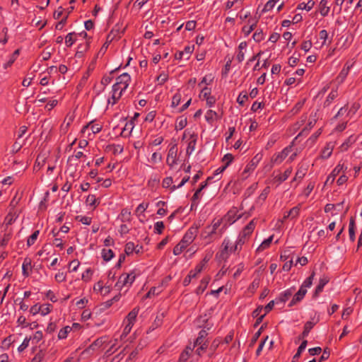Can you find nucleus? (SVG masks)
<instances>
[{
    "label": "nucleus",
    "instance_id": "nucleus-40",
    "mask_svg": "<svg viewBox=\"0 0 362 362\" xmlns=\"http://www.w3.org/2000/svg\"><path fill=\"white\" fill-rule=\"evenodd\" d=\"M333 146L331 144H327L322 151L321 156L324 159H327L332 155Z\"/></svg>",
    "mask_w": 362,
    "mask_h": 362
},
{
    "label": "nucleus",
    "instance_id": "nucleus-31",
    "mask_svg": "<svg viewBox=\"0 0 362 362\" xmlns=\"http://www.w3.org/2000/svg\"><path fill=\"white\" fill-rule=\"evenodd\" d=\"M246 243L247 242L245 240L238 236L235 245L230 247V250L232 252H237V253H239L242 250L243 245Z\"/></svg>",
    "mask_w": 362,
    "mask_h": 362
},
{
    "label": "nucleus",
    "instance_id": "nucleus-22",
    "mask_svg": "<svg viewBox=\"0 0 362 362\" xmlns=\"http://www.w3.org/2000/svg\"><path fill=\"white\" fill-rule=\"evenodd\" d=\"M255 168V167L248 163L245 167L243 171L240 174V180L242 181L245 180L250 175V174L253 173Z\"/></svg>",
    "mask_w": 362,
    "mask_h": 362
},
{
    "label": "nucleus",
    "instance_id": "nucleus-6",
    "mask_svg": "<svg viewBox=\"0 0 362 362\" xmlns=\"http://www.w3.org/2000/svg\"><path fill=\"white\" fill-rule=\"evenodd\" d=\"M208 345L207 344H203V343L197 346V349L195 352H193V349L194 347H191L190 346H188L186 347V349L183 351H187L189 354V362H195L197 361L199 358V357L202 355V354L206 351L207 349Z\"/></svg>",
    "mask_w": 362,
    "mask_h": 362
},
{
    "label": "nucleus",
    "instance_id": "nucleus-7",
    "mask_svg": "<svg viewBox=\"0 0 362 362\" xmlns=\"http://www.w3.org/2000/svg\"><path fill=\"white\" fill-rule=\"evenodd\" d=\"M256 220H251L239 233L238 236L248 242L256 227Z\"/></svg>",
    "mask_w": 362,
    "mask_h": 362
},
{
    "label": "nucleus",
    "instance_id": "nucleus-26",
    "mask_svg": "<svg viewBox=\"0 0 362 362\" xmlns=\"http://www.w3.org/2000/svg\"><path fill=\"white\" fill-rule=\"evenodd\" d=\"M207 332L206 330L202 329L199 332V336L196 339L195 341L194 342L193 347H196L197 346L201 345L202 343L203 344H207L206 337L207 336Z\"/></svg>",
    "mask_w": 362,
    "mask_h": 362
},
{
    "label": "nucleus",
    "instance_id": "nucleus-37",
    "mask_svg": "<svg viewBox=\"0 0 362 362\" xmlns=\"http://www.w3.org/2000/svg\"><path fill=\"white\" fill-rule=\"evenodd\" d=\"M319 37L322 42V46L329 45L332 42V39L329 40V34L326 30H322L319 33Z\"/></svg>",
    "mask_w": 362,
    "mask_h": 362
},
{
    "label": "nucleus",
    "instance_id": "nucleus-2",
    "mask_svg": "<svg viewBox=\"0 0 362 362\" xmlns=\"http://www.w3.org/2000/svg\"><path fill=\"white\" fill-rule=\"evenodd\" d=\"M139 274L140 272L136 269H133L129 273H123L119 277V279L115 284V287L119 291L126 286L129 288L136 280V278L139 276Z\"/></svg>",
    "mask_w": 362,
    "mask_h": 362
},
{
    "label": "nucleus",
    "instance_id": "nucleus-27",
    "mask_svg": "<svg viewBox=\"0 0 362 362\" xmlns=\"http://www.w3.org/2000/svg\"><path fill=\"white\" fill-rule=\"evenodd\" d=\"M257 21L255 19H249L248 24L243 28V33L245 36H248L256 26Z\"/></svg>",
    "mask_w": 362,
    "mask_h": 362
},
{
    "label": "nucleus",
    "instance_id": "nucleus-41",
    "mask_svg": "<svg viewBox=\"0 0 362 362\" xmlns=\"http://www.w3.org/2000/svg\"><path fill=\"white\" fill-rule=\"evenodd\" d=\"M230 257V255L228 254V252L223 250L222 249L216 253V259L219 262H226Z\"/></svg>",
    "mask_w": 362,
    "mask_h": 362
},
{
    "label": "nucleus",
    "instance_id": "nucleus-60",
    "mask_svg": "<svg viewBox=\"0 0 362 362\" xmlns=\"http://www.w3.org/2000/svg\"><path fill=\"white\" fill-rule=\"evenodd\" d=\"M248 95L246 92H241L237 98V103L240 105H244L245 102L247 100Z\"/></svg>",
    "mask_w": 362,
    "mask_h": 362
},
{
    "label": "nucleus",
    "instance_id": "nucleus-24",
    "mask_svg": "<svg viewBox=\"0 0 362 362\" xmlns=\"http://www.w3.org/2000/svg\"><path fill=\"white\" fill-rule=\"evenodd\" d=\"M163 317H164V313H163L158 315L156 317V318H155L153 322L152 323V325L148 328V330L147 331V333H149L150 332H152L154 329H156V328H158L160 326H161V325L163 324Z\"/></svg>",
    "mask_w": 362,
    "mask_h": 362
},
{
    "label": "nucleus",
    "instance_id": "nucleus-52",
    "mask_svg": "<svg viewBox=\"0 0 362 362\" xmlns=\"http://www.w3.org/2000/svg\"><path fill=\"white\" fill-rule=\"evenodd\" d=\"M32 362H47L45 353L42 350L38 351L33 358Z\"/></svg>",
    "mask_w": 362,
    "mask_h": 362
},
{
    "label": "nucleus",
    "instance_id": "nucleus-55",
    "mask_svg": "<svg viewBox=\"0 0 362 362\" xmlns=\"http://www.w3.org/2000/svg\"><path fill=\"white\" fill-rule=\"evenodd\" d=\"M349 114V112H348V107L347 105H344L343 107H341L339 110L338 112H337V114L334 116V117L332 118V119H337L338 117H343L344 115H348Z\"/></svg>",
    "mask_w": 362,
    "mask_h": 362
},
{
    "label": "nucleus",
    "instance_id": "nucleus-25",
    "mask_svg": "<svg viewBox=\"0 0 362 362\" xmlns=\"http://www.w3.org/2000/svg\"><path fill=\"white\" fill-rule=\"evenodd\" d=\"M337 97H338L337 88L332 89L330 91V93L328 94L325 100L324 101V103H323L324 107L329 106Z\"/></svg>",
    "mask_w": 362,
    "mask_h": 362
},
{
    "label": "nucleus",
    "instance_id": "nucleus-36",
    "mask_svg": "<svg viewBox=\"0 0 362 362\" xmlns=\"http://www.w3.org/2000/svg\"><path fill=\"white\" fill-rule=\"evenodd\" d=\"M300 209L301 204H299L287 211V216H290L291 219L296 218L299 216Z\"/></svg>",
    "mask_w": 362,
    "mask_h": 362
},
{
    "label": "nucleus",
    "instance_id": "nucleus-20",
    "mask_svg": "<svg viewBox=\"0 0 362 362\" xmlns=\"http://www.w3.org/2000/svg\"><path fill=\"white\" fill-rule=\"evenodd\" d=\"M329 279L327 276H322L320 279L318 285L316 286L313 297L317 298L320 293L323 291L325 286L329 282Z\"/></svg>",
    "mask_w": 362,
    "mask_h": 362
},
{
    "label": "nucleus",
    "instance_id": "nucleus-8",
    "mask_svg": "<svg viewBox=\"0 0 362 362\" xmlns=\"http://www.w3.org/2000/svg\"><path fill=\"white\" fill-rule=\"evenodd\" d=\"M130 81V75L127 73H123L116 78V83L115 84L118 86L117 88H118L119 91L121 90V93L123 94L128 88Z\"/></svg>",
    "mask_w": 362,
    "mask_h": 362
},
{
    "label": "nucleus",
    "instance_id": "nucleus-61",
    "mask_svg": "<svg viewBox=\"0 0 362 362\" xmlns=\"http://www.w3.org/2000/svg\"><path fill=\"white\" fill-rule=\"evenodd\" d=\"M252 38L255 42H259L264 40V35L262 30H256L252 35Z\"/></svg>",
    "mask_w": 362,
    "mask_h": 362
},
{
    "label": "nucleus",
    "instance_id": "nucleus-9",
    "mask_svg": "<svg viewBox=\"0 0 362 362\" xmlns=\"http://www.w3.org/2000/svg\"><path fill=\"white\" fill-rule=\"evenodd\" d=\"M293 146V141L290 145L285 147L281 152L274 154L272 158V162H273L274 164L281 163L292 151Z\"/></svg>",
    "mask_w": 362,
    "mask_h": 362
},
{
    "label": "nucleus",
    "instance_id": "nucleus-54",
    "mask_svg": "<svg viewBox=\"0 0 362 362\" xmlns=\"http://www.w3.org/2000/svg\"><path fill=\"white\" fill-rule=\"evenodd\" d=\"M40 231L38 230L33 232L32 235H30L27 240V245L28 246H31L35 244L36 240L37 239V237L39 235Z\"/></svg>",
    "mask_w": 362,
    "mask_h": 362
},
{
    "label": "nucleus",
    "instance_id": "nucleus-43",
    "mask_svg": "<svg viewBox=\"0 0 362 362\" xmlns=\"http://www.w3.org/2000/svg\"><path fill=\"white\" fill-rule=\"evenodd\" d=\"M314 276L315 272H313L310 276L305 279L300 288L307 291V289L311 286Z\"/></svg>",
    "mask_w": 362,
    "mask_h": 362
},
{
    "label": "nucleus",
    "instance_id": "nucleus-56",
    "mask_svg": "<svg viewBox=\"0 0 362 362\" xmlns=\"http://www.w3.org/2000/svg\"><path fill=\"white\" fill-rule=\"evenodd\" d=\"M148 203L144 202H142L140 204H139V206L136 209V214H137V216H140L141 214L144 215L145 211L148 207Z\"/></svg>",
    "mask_w": 362,
    "mask_h": 362
},
{
    "label": "nucleus",
    "instance_id": "nucleus-49",
    "mask_svg": "<svg viewBox=\"0 0 362 362\" xmlns=\"http://www.w3.org/2000/svg\"><path fill=\"white\" fill-rule=\"evenodd\" d=\"M292 173V168H289L286 169L283 174H281L276 177L277 180L279 182H283L286 180Z\"/></svg>",
    "mask_w": 362,
    "mask_h": 362
},
{
    "label": "nucleus",
    "instance_id": "nucleus-50",
    "mask_svg": "<svg viewBox=\"0 0 362 362\" xmlns=\"http://www.w3.org/2000/svg\"><path fill=\"white\" fill-rule=\"evenodd\" d=\"M136 247H138V245H135L133 242H128L125 245L124 252L127 255H129L136 250Z\"/></svg>",
    "mask_w": 362,
    "mask_h": 362
},
{
    "label": "nucleus",
    "instance_id": "nucleus-35",
    "mask_svg": "<svg viewBox=\"0 0 362 362\" xmlns=\"http://www.w3.org/2000/svg\"><path fill=\"white\" fill-rule=\"evenodd\" d=\"M351 66L349 65H345L344 68L341 69L340 73L339 74L337 79L339 83H343L346 79L347 75L349 74Z\"/></svg>",
    "mask_w": 362,
    "mask_h": 362
},
{
    "label": "nucleus",
    "instance_id": "nucleus-21",
    "mask_svg": "<svg viewBox=\"0 0 362 362\" xmlns=\"http://www.w3.org/2000/svg\"><path fill=\"white\" fill-rule=\"evenodd\" d=\"M243 0H227L225 4V10L229 11L235 7V9H238L242 7Z\"/></svg>",
    "mask_w": 362,
    "mask_h": 362
},
{
    "label": "nucleus",
    "instance_id": "nucleus-14",
    "mask_svg": "<svg viewBox=\"0 0 362 362\" xmlns=\"http://www.w3.org/2000/svg\"><path fill=\"white\" fill-rule=\"evenodd\" d=\"M33 270L32 260L29 257H25L22 264V274L26 278L30 275Z\"/></svg>",
    "mask_w": 362,
    "mask_h": 362
},
{
    "label": "nucleus",
    "instance_id": "nucleus-4",
    "mask_svg": "<svg viewBox=\"0 0 362 362\" xmlns=\"http://www.w3.org/2000/svg\"><path fill=\"white\" fill-rule=\"evenodd\" d=\"M223 222L222 218H214L211 225L205 227L202 232V237L204 239H208L210 241L213 240L214 235H218V238H220L221 235H219V230L221 229V226Z\"/></svg>",
    "mask_w": 362,
    "mask_h": 362
},
{
    "label": "nucleus",
    "instance_id": "nucleus-10",
    "mask_svg": "<svg viewBox=\"0 0 362 362\" xmlns=\"http://www.w3.org/2000/svg\"><path fill=\"white\" fill-rule=\"evenodd\" d=\"M177 144H173L168 150L166 163L170 168H173L177 164Z\"/></svg>",
    "mask_w": 362,
    "mask_h": 362
},
{
    "label": "nucleus",
    "instance_id": "nucleus-63",
    "mask_svg": "<svg viewBox=\"0 0 362 362\" xmlns=\"http://www.w3.org/2000/svg\"><path fill=\"white\" fill-rule=\"evenodd\" d=\"M54 279L59 283L64 282L66 279V274L64 272L59 271L55 274Z\"/></svg>",
    "mask_w": 362,
    "mask_h": 362
},
{
    "label": "nucleus",
    "instance_id": "nucleus-53",
    "mask_svg": "<svg viewBox=\"0 0 362 362\" xmlns=\"http://www.w3.org/2000/svg\"><path fill=\"white\" fill-rule=\"evenodd\" d=\"M52 308V305L49 303L40 305V314L42 316L48 315Z\"/></svg>",
    "mask_w": 362,
    "mask_h": 362
},
{
    "label": "nucleus",
    "instance_id": "nucleus-12",
    "mask_svg": "<svg viewBox=\"0 0 362 362\" xmlns=\"http://www.w3.org/2000/svg\"><path fill=\"white\" fill-rule=\"evenodd\" d=\"M344 172V164L339 163L327 176V180L325 182V185H332L336 178V177L341 173Z\"/></svg>",
    "mask_w": 362,
    "mask_h": 362
},
{
    "label": "nucleus",
    "instance_id": "nucleus-28",
    "mask_svg": "<svg viewBox=\"0 0 362 362\" xmlns=\"http://www.w3.org/2000/svg\"><path fill=\"white\" fill-rule=\"evenodd\" d=\"M210 279H211L209 276H205L201 280L199 286L197 288L195 291L197 295H201L202 293H203V292L206 288L210 281Z\"/></svg>",
    "mask_w": 362,
    "mask_h": 362
},
{
    "label": "nucleus",
    "instance_id": "nucleus-46",
    "mask_svg": "<svg viewBox=\"0 0 362 362\" xmlns=\"http://www.w3.org/2000/svg\"><path fill=\"white\" fill-rule=\"evenodd\" d=\"M230 242L228 238H225L221 244V249L224 251L228 252V254L230 255L232 253H236L237 252H232L230 250Z\"/></svg>",
    "mask_w": 362,
    "mask_h": 362
},
{
    "label": "nucleus",
    "instance_id": "nucleus-58",
    "mask_svg": "<svg viewBox=\"0 0 362 362\" xmlns=\"http://www.w3.org/2000/svg\"><path fill=\"white\" fill-rule=\"evenodd\" d=\"M259 284H260L259 279L255 278L252 281V282L250 284V285L249 286L248 290L250 292L254 293L258 288V287L259 286Z\"/></svg>",
    "mask_w": 362,
    "mask_h": 362
},
{
    "label": "nucleus",
    "instance_id": "nucleus-30",
    "mask_svg": "<svg viewBox=\"0 0 362 362\" xmlns=\"http://www.w3.org/2000/svg\"><path fill=\"white\" fill-rule=\"evenodd\" d=\"M205 119L209 124H212L215 121H217L219 117L215 111L209 110L205 114Z\"/></svg>",
    "mask_w": 362,
    "mask_h": 362
},
{
    "label": "nucleus",
    "instance_id": "nucleus-51",
    "mask_svg": "<svg viewBox=\"0 0 362 362\" xmlns=\"http://www.w3.org/2000/svg\"><path fill=\"white\" fill-rule=\"evenodd\" d=\"M119 216L122 222L130 221L131 220V212L127 209H123Z\"/></svg>",
    "mask_w": 362,
    "mask_h": 362
},
{
    "label": "nucleus",
    "instance_id": "nucleus-16",
    "mask_svg": "<svg viewBox=\"0 0 362 362\" xmlns=\"http://www.w3.org/2000/svg\"><path fill=\"white\" fill-rule=\"evenodd\" d=\"M212 179H213V177H209L206 182H202L200 184L199 187L196 190L194 195L192 196V203L191 204V209H192L194 206H197L196 201L197 199H199L200 192L206 187L208 181H209Z\"/></svg>",
    "mask_w": 362,
    "mask_h": 362
},
{
    "label": "nucleus",
    "instance_id": "nucleus-38",
    "mask_svg": "<svg viewBox=\"0 0 362 362\" xmlns=\"http://www.w3.org/2000/svg\"><path fill=\"white\" fill-rule=\"evenodd\" d=\"M274 238V235H270L268 238L265 239L260 245L257 248V252H262L265 249L268 248Z\"/></svg>",
    "mask_w": 362,
    "mask_h": 362
},
{
    "label": "nucleus",
    "instance_id": "nucleus-19",
    "mask_svg": "<svg viewBox=\"0 0 362 362\" xmlns=\"http://www.w3.org/2000/svg\"><path fill=\"white\" fill-rule=\"evenodd\" d=\"M90 129L93 134H97L98 132H100L103 128V125L101 124H94L93 123V121H91L90 122H88L86 125L83 126L82 129H81V133H85L86 131L88 129Z\"/></svg>",
    "mask_w": 362,
    "mask_h": 362
},
{
    "label": "nucleus",
    "instance_id": "nucleus-39",
    "mask_svg": "<svg viewBox=\"0 0 362 362\" xmlns=\"http://www.w3.org/2000/svg\"><path fill=\"white\" fill-rule=\"evenodd\" d=\"M307 344H308L307 340H303L301 342L300 345L298 348L297 352L293 356V360L292 361L296 362V361H297L299 358V357L300 356L301 353L305 349V348L307 346Z\"/></svg>",
    "mask_w": 362,
    "mask_h": 362
},
{
    "label": "nucleus",
    "instance_id": "nucleus-5",
    "mask_svg": "<svg viewBox=\"0 0 362 362\" xmlns=\"http://www.w3.org/2000/svg\"><path fill=\"white\" fill-rule=\"evenodd\" d=\"M210 259V255H206L203 258V259L197 264L194 269L189 271L187 276L183 280V285L185 286H188L190 284L192 279L196 278L198 276V274H200L204 270Z\"/></svg>",
    "mask_w": 362,
    "mask_h": 362
},
{
    "label": "nucleus",
    "instance_id": "nucleus-59",
    "mask_svg": "<svg viewBox=\"0 0 362 362\" xmlns=\"http://www.w3.org/2000/svg\"><path fill=\"white\" fill-rule=\"evenodd\" d=\"M11 233H4L3 238L0 240V248L2 247L6 246L8 243L9 240H11Z\"/></svg>",
    "mask_w": 362,
    "mask_h": 362
},
{
    "label": "nucleus",
    "instance_id": "nucleus-34",
    "mask_svg": "<svg viewBox=\"0 0 362 362\" xmlns=\"http://www.w3.org/2000/svg\"><path fill=\"white\" fill-rule=\"evenodd\" d=\"M355 229H356L355 221L353 218H351L349 221V239L351 242L355 241V238H356Z\"/></svg>",
    "mask_w": 362,
    "mask_h": 362
},
{
    "label": "nucleus",
    "instance_id": "nucleus-45",
    "mask_svg": "<svg viewBox=\"0 0 362 362\" xmlns=\"http://www.w3.org/2000/svg\"><path fill=\"white\" fill-rule=\"evenodd\" d=\"M327 0H321L320 3V14L322 16H326L328 15L329 12V7L327 6Z\"/></svg>",
    "mask_w": 362,
    "mask_h": 362
},
{
    "label": "nucleus",
    "instance_id": "nucleus-1",
    "mask_svg": "<svg viewBox=\"0 0 362 362\" xmlns=\"http://www.w3.org/2000/svg\"><path fill=\"white\" fill-rule=\"evenodd\" d=\"M198 229L196 227H191L185 233L182 240L173 248L174 255H180L182 251L189 246L195 239Z\"/></svg>",
    "mask_w": 362,
    "mask_h": 362
},
{
    "label": "nucleus",
    "instance_id": "nucleus-48",
    "mask_svg": "<svg viewBox=\"0 0 362 362\" xmlns=\"http://www.w3.org/2000/svg\"><path fill=\"white\" fill-rule=\"evenodd\" d=\"M86 202L88 205L94 207H96L100 204V201L96 199L94 194H89L86 198Z\"/></svg>",
    "mask_w": 362,
    "mask_h": 362
},
{
    "label": "nucleus",
    "instance_id": "nucleus-11",
    "mask_svg": "<svg viewBox=\"0 0 362 362\" xmlns=\"http://www.w3.org/2000/svg\"><path fill=\"white\" fill-rule=\"evenodd\" d=\"M83 37V38L87 37V33L85 31H83L80 33H69L65 37V44L67 47H71L74 45L75 42L78 40V37Z\"/></svg>",
    "mask_w": 362,
    "mask_h": 362
},
{
    "label": "nucleus",
    "instance_id": "nucleus-29",
    "mask_svg": "<svg viewBox=\"0 0 362 362\" xmlns=\"http://www.w3.org/2000/svg\"><path fill=\"white\" fill-rule=\"evenodd\" d=\"M316 119L313 118L310 119L307 125L302 129V131L298 134V135L295 138V140L297 139L299 136L304 134H308V132L313 128V127L316 124Z\"/></svg>",
    "mask_w": 362,
    "mask_h": 362
},
{
    "label": "nucleus",
    "instance_id": "nucleus-17",
    "mask_svg": "<svg viewBox=\"0 0 362 362\" xmlns=\"http://www.w3.org/2000/svg\"><path fill=\"white\" fill-rule=\"evenodd\" d=\"M197 138H198V136L195 133H193L190 135L189 141L188 142L187 147L186 149L187 155L190 156L193 153V151L195 150Z\"/></svg>",
    "mask_w": 362,
    "mask_h": 362
},
{
    "label": "nucleus",
    "instance_id": "nucleus-47",
    "mask_svg": "<svg viewBox=\"0 0 362 362\" xmlns=\"http://www.w3.org/2000/svg\"><path fill=\"white\" fill-rule=\"evenodd\" d=\"M72 327L69 326H66L61 329L58 333V339H64L67 337L68 334L71 331Z\"/></svg>",
    "mask_w": 362,
    "mask_h": 362
},
{
    "label": "nucleus",
    "instance_id": "nucleus-15",
    "mask_svg": "<svg viewBox=\"0 0 362 362\" xmlns=\"http://www.w3.org/2000/svg\"><path fill=\"white\" fill-rule=\"evenodd\" d=\"M247 47V43L245 41L241 42L238 47L237 50V55H236V60L238 62V63H241L245 59V54L246 52V49Z\"/></svg>",
    "mask_w": 362,
    "mask_h": 362
},
{
    "label": "nucleus",
    "instance_id": "nucleus-18",
    "mask_svg": "<svg viewBox=\"0 0 362 362\" xmlns=\"http://www.w3.org/2000/svg\"><path fill=\"white\" fill-rule=\"evenodd\" d=\"M307 291L303 290V288H299L298 291L293 296L292 300L288 303V307H292L295 305L296 303L301 301L305 297Z\"/></svg>",
    "mask_w": 362,
    "mask_h": 362
},
{
    "label": "nucleus",
    "instance_id": "nucleus-3",
    "mask_svg": "<svg viewBox=\"0 0 362 362\" xmlns=\"http://www.w3.org/2000/svg\"><path fill=\"white\" fill-rule=\"evenodd\" d=\"M243 214H238V210L236 207H233L232 209H230L222 218L223 221H224L225 223L221 226V229L218 231L219 235H222L227 229L228 226H230L233 223H234L236 221L241 218Z\"/></svg>",
    "mask_w": 362,
    "mask_h": 362
},
{
    "label": "nucleus",
    "instance_id": "nucleus-13",
    "mask_svg": "<svg viewBox=\"0 0 362 362\" xmlns=\"http://www.w3.org/2000/svg\"><path fill=\"white\" fill-rule=\"evenodd\" d=\"M295 291L294 287H291L281 292L277 298H276V303L286 302L293 295Z\"/></svg>",
    "mask_w": 362,
    "mask_h": 362
},
{
    "label": "nucleus",
    "instance_id": "nucleus-57",
    "mask_svg": "<svg viewBox=\"0 0 362 362\" xmlns=\"http://www.w3.org/2000/svg\"><path fill=\"white\" fill-rule=\"evenodd\" d=\"M233 156L231 153H226L224 155V156L222 158V162L224 163L223 166H226V168H227L229 165L233 162Z\"/></svg>",
    "mask_w": 362,
    "mask_h": 362
},
{
    "label": "nucleus",
    "instance_id": "nucleus-62",
    "mask_svg": "<svg viewBox=\"0 0 362 362\" xmlns=\"http://www.w3.org/2000/svg\"><path fill=\"white\" fill-rule=\"evenodd\" d=\"M182 95L180 93H175L172 98V107H177L181 101Z\"/></svg>",
    "mask_w": 362,
    "mask_h": 362
},
{
    "label": "nucleus",
    "instance_id": "nucleus-32",
    "mask_svg": "<svg viewBox=\"0 0 362 362\" xmlns=\"http://www.w3.org/2000/svg\"><path fill=\"white\" fill-rule=\"evenodd\" d=\"M89 42L87 41L78 45L75 56L78 58L81 57L84 52H86L89 49Z\"/></svg>",
    "mask_w": 362,
    "mask_h": 362
},
{
    "label": "nucleus",
    "instance_id": "nucleus-44",
    "mask_svg": "<svg viewBox=\"0 0 362 362\" xmlns=\"http://www.w3.org/2000/svg\"><path fill=\"white\" fill-rule=\"evenodd\" d=\"M315 2L313 0H310L306 4L304 2L299 4L297 6V9L310 11L313 8Z\"/></svg>",
    "mask_w": 362,
    "mask_h": 362
},
{
    "label": "nucleus",
    "instance_id": "nucleus-23",
    "mask_svg": "<svg viewBox=\"0 0 362 362\" xmlns=\"http://www.w3.org/2000/svg\"><path fill=\"white\" fill-rule=\"evenodd\" d=\"M139 307H135L127 315L126 317V322L127 323L134 325V322H136V317L139 312Z\"/></svg>",
    "mask_w": 362,
    "mask_h": 362
},
{
    "label": "nucleus",
    "instance_id": "nucleus-33",
    "mask_svg": "<svg viewBox=\"0 0 362 362\" xmlns=\"http://www.w3.org/2000/svg\"><path fill=\"white\" fill-rule=\"evenodd\" d=\"M316 324V322H313V321H308L305 322V324L304 325V329H303V332H302L301 334V336L299 337V339H300L301 338H305L306 337L310 330L313 328V327L315 326V325Z\"/></svg>",
    "mask_w": 362,
    "mask_h": 362
},
{
    "label": "nucleus",
    "instance_id": "nucleus-64",
    "mask_svg": "<svg viewBox=\"0 0 362 362\" xmlns=\"http://www.w3.org/2000/svg\"><path fill=\"white\" fill-rule=\"evenodd\" d=\"M93 270L90 268H88L83 274L81 279L84 281H88L91 279V276L93 275Z\"/></svg>",
    "mask_w": 362,
    "mask_h": 362
},
{
    "label": "nucleus",
    "instance_id": "nucleus-42",
    "mask_svg": "<svg viewBox=\"0 0 362 362\" xmlns=\"http://www.w3.org/2000/svg\"><path fill=\"white\" fill-rule=\"evenodd\" d=\"M101 255L104 261L108 262L114 257V252L111 249H103Z\"/></svg>",
    "mask_w": 362,
    "mask_h": 362
}]
</instances>
